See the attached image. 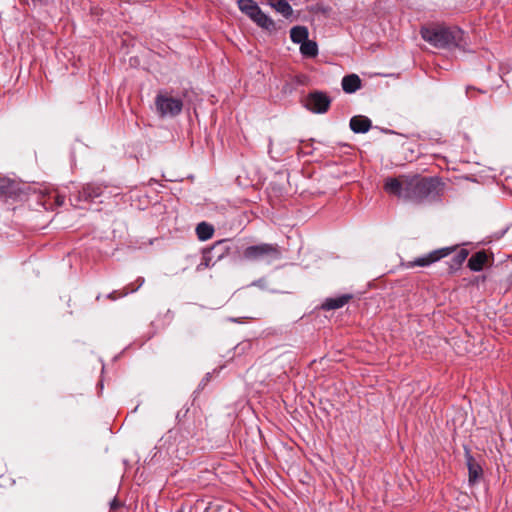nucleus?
Instances as JSON below:
<instances>
[{"instance_id": "obj_1", "label": "nucleus", "mask_w": 512, "mask_h": 512, "mask_svg": "<svg viewBox=\"0 0 512 512\" xmlns=\"http://www.w3.org/2000/svg\"><path fill=\"white\" fill-rule=\"evenodd\" d=\"M438 185L439 181L436 178L401 175L397 178H387L384 189L388 194L419 203L435 196L438 193Z\"/></svg>"}, {"instance_id": "obj_2", "label": "nucleus", "mask_w": 512, "mask_h": 512, "mask_svg": "<svg viewBox=\"0 0 512 512\" xmlns=\"http://www.w3.org/2000/svg\"><path fill=\"white\" fill-rule=\"evenodd\" d=\"M420 33L426 42L436 48L461 47L463 39V31L456 27H423Z\"/></svg>"}, {"instance_id": "obj_3", "label": "nucleus", "mask_w": 512, "mask_h": 512, "mask_svg": "<svg viewBox=\"0 0 512 512\" xmlns=\"http://www.w3.org/2000/svg\"><path fill=\"white\" fill-rule=\"evenodd\" d=\"M242 256L247 261L270 264L281 259L282 251L278 244L260 243L246 247L243 250Z\"/></svg>"}, {"instance_id": "obj_4", "label": "nucleus", "mask_w": 512, "mask_h": 512, "mask_svg": "<svg viewBox=\"0 0 512 512\" xmlns=\"http://www.w3.org/2000/svg\"><path fill=\"white\" fill-rule=\"evenodd\" d=\"M155 106L159 116L173 117L181 112L183 103L178 98L159 93L155 98Z\"/></svg>"}, {"instance_id": "obj_5", "label": "nucleus", "mask_w": 512, "mask_h": 512, "mask_svg": "<svg viewBox=\"0 0 512 512\" xmlns=\"http://www.w3.org/2000/svg\"><path fill=\"white\" fill-rule=\"evenodd\" d=\"M331 105V98L322 91L310 92L305 99V107L313 113H326Z\"/></svg>"}, {"instance_id": "obj_6", "label": "nucleus", "mask_w": 512, "mask_h": 512, "mask_svg": "<svg viewBox=\"0 0 512 512\" xmlns=\"http://www.w3.org/2000/svg\"><path fill=\"white\" fill-rule=\"evenodd\" d=\"M454 249H455L454 247H445V248L435 250L426 256L416 258L412 264L414 266H421V267L428 266V265L440 260L441 258H444V257L450 255L454 251Z\"/></svg>"}, {"instance_id": "obj_7", "label": "nucleus", "mask_w": 512, "mask_h": 512, "mask_svg": "<svg viewBox=\"0 0 512 512\" xmlns=\"http://www.w3.org/2000/svg\"><path fill=\"white\" fill-rule=\"evenodd\" d=\"M465 456L468 467V483L470 486H474L482 479L483 469L469 451H466Z\"/></svg>"}, {"instance_id": "obj_8", "label": "nucleus", "mask_w": 512, "mask_h": 512, "mask_svg": "<svg viewBox=\"0 0 512 512\" xmlns=\"http://www.w3.org/2000/svg\"><path fill=\"white\" fill-rule=\"evenodd\" d=\"M350 128L354 133H366L371 128V120L366 116H353L350 119Z\"/></svg>"}, {"instance_id": "obj_9", "label": "nucleus", "mask_w": 512, "mask_h": 512, "mask_svg": "<svg viewBox=\"0 0 512 512\" xmlns=\"http://www.w3.org/2000/svg\"><path fill=\"white\" fill-rule=\"evenodd\" d=\"M341 85L344 92L351 94L361 87V80L358 75L350 74L343 77Z\"/></svg>"}, {"instance_id": "obj_10", "label": "nucleus", "mask_w": 512, "mask_h": 512, "mask_svg": "<svg viewBox=\"0 0 512 512\" xmlns=\"http://www.w3.org/2000/svg\"><path fill=\"white\" fill-rule=\"evenodd\" d=\"M487 261V255L484 251H478L473 254L468 260V267L470 270L478 272L483 269L484 264Z\"/></svg>"}, {"instance_id": "obj_11", "label": "nucleus", "mask_w": 512, "mask_h": 512, "mask_svg": "<svg viewBox=\"0 0 512 512\" xmlns=\"http://www.w3.org/2000/svg\"><path fill=\"white\" fill-rule=\"evenodd\" d=\"M250 19L262 28L271 29L274 27L273 20L266 15L260 7L253 15H251Z\"/></svg>"}, {"instance_id": "obj_12", "label": "nucleus", "mask_w": 512, "mask_h": 512, "mask_svg": "<svg viewBox=\"0 0 512 512\" xmlns=\"http://www.w3.org/2000/svg\"><path fill=\"white\" fill-rule=\"evenodd\" d=\"M105 187L100 184H86L82 189V195L85 199L94 200L100 197Z\"/></svg>"}, {"instance_id": "obj_13", "label": "nucleus", "mask_w": 512, "mask_h": 512, "mask_svg": "<svg viewBox=\"0 0 512 512\" xmlns=\"http://www.w3.org/2000/svg\"><path fill=\"white\" fill-rule=\"evenodd\" d=\"M351 299V295H342L336 298H329L323 304L326 310H333L343 307Z\"/></svg>"}, {"instance_id": "obj_14", "label": "nucleus", "mask_w": 512, "mask_h": 512, "mask_svg": "<svg viewBox=\"0 0 512 512\" xmlns=\"http://www.w3.org/2000/svg\"><path fill=\"white\" fill-rule=\"evenodd\" d=\"M290 38L294 43L302 44L308 40V30L304 26H295L290 30Z\"/></svg>"}, {"instance_id": "obj_15", "label": "nucleus", "mask_w": 512, "mask_h": 512, "mask_svg": "<svg viewBox=\"0 0 512 512\" xmlns=\"http://www.w3.org/2000/svg\"><path fill=\"white\" fill-rule=\"evenodd\" d=\"M214 228L212 225L201 222L196 227V234L199 240L206 241L213 236Z\"/></svg>"}, {"instance_id": "obj_16", "label": "nucleus", "mask_w": 512, "mask_h": 512, "mask_svg": "<svg viewBox=\"0 0 512 512\" xmlns=\"http://www.w3.org/2000/svg\"><path fill=\"white\" fill-rule=\"evenodd\" d=\"M207 250L214 251V257L216 260H221L223 257L229 254L230 249L227 246V240H220Z\"/></svg>"}, {"instance_id": "obj_17", "label": "nucleus", "mask_w": 512, "mask_h": 512, "mask_svg": "<svg viewBox=\"0 0 512 512\" xmlns=\"http://www.w3.org/2000/svg\"><path fill=\"white\" fill-rule=\"evenodd\" d=\"M271 6L285 18L290 17L293 13L291 5L286 0H274L271 2Z\"/></svg>"}, {"instance_id": "obj_18", "label": "nucleus", "mask_w": 512, "mask_h": 512, "mask_svg": "<svg viewBox=\"0 0 512 512\" xmlns=\"http://www.w3.org/2000/svg\"><path fill=\"white\" fill-rule=\"evenodd\" d=\"M216 261L217 260L214 257V251L204 250L201 262L197 265L196 270L202 271L206 268H209L213 266Z\"/></svg>"}, {"instance_id": "obj_19", "label": "nucleus", "mask_w": 512, "mask_h": 512, "mask_svg": "<svg viewBox=\"0 0 512 512\" xmlns=\"http://www.w3.org/2000/svg\"><path fill=\"white\" fill-rule=\"evenodd\" d=\"M238 7L249 18L259 9V6L253 0H239Z\"/></svg>"}, {"instance_id": "obj_20", "label": "nucleus", "mask_w": 512, "mask_h": 512, "mask_svg": "<svg viewBox=\"0 0 512 512\" xmlns=\"http://www.w3.org/2000/svg\"><path fill=\"white\" fill-rule=\"evenodd\" d=\"M300 51L303 56L306 57H315L318 54V47L316 42L306 40L300 46Z\"/></svg>"}, {"instance_id": "obj_21", "label": "nucleus", "mask_w": 512, "mask_h": 512, "mask_svg": "<svg viewBox=\"0 0 512 512\" xmlns=\"http://www.w3.org/2000/svg\"><path fill=\"white\" fill-rule=\"evenodd\" d=\"M467 256H468V251L466 249H460L459 251H457L455 253L453 258L451 259L450 267L452 269L459 268L462 265V263L466 260Z\"/></svg>"}, {"instance_id": "obj_22", "label": "nucleus", "mask_w": 512, "mask_h": 512, "mask_svg": "<svg viewBox=\"0 0 512 512\" xmlns=\"http://www.w3.org/2000/svg\"><path fill=\"white\" fill-rule=\"evenodd\" d=\"M137 281L139 282V284H138V286H137L136 288H133V289H131V290H127V289H125V291H124L123 293H121L120 297H122V296H126V295H128L129 293H131V292H135V291H136V290H138V289H139V287H141V286L143 285V283H144V279H143V278H139Z\"/></svg>"}, {"instance_id": "obj_23", "label": "nucleus", "mask_w": 512, "mask_h": 512, "mask_svg": "<svg viewBox=\"0 0 512 512\" xmlns=\"http://www.w3.org/2000/svg\"><path fill=\"white\" fill-rule=\"evenodd\" d=\"M107 298H108V299H110V300H115V299H117L116 291H113V292L109 293V294L107 295Z\"/></svg>"}, {"instance_id": "obj_24", "label": "nucleus", "mask_w": 512, "mask_h": 512, "mask_svg": "<svg viewBox=\"0 0 512 512\" xmlns=\"http://www.w3.org/2000/svg\"><path fill=\"white\" fill-rule=\"evenodd\" d=\"M5 193L4 191V185L0 183V194Z\"/></svg>"}, {"instance_id": "obj_25", "label": "nucleus", "mask_w": 512, "mask_h": 512, "mask_svg": "<svg viewBox=\"0 0 512 512\" xmlns=\"http://www.w3.org/2000/svg\"><path fill=\"white\" fill-rule=\"evenodd\" d=\"M472 89H473V88H472L471 86H468V87H467V89H466V93H467V95H468V96H470V95H469V92H470V90H472Z\"/></svg>"}]
</instances>
